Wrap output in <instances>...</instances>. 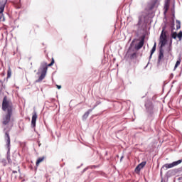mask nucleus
<instances>
[{
  "label": "nucleus",
  "mask_w": 182,
  "mask_h": 182,
  "mask_svg": "<svg viewBox=\"0 0 182 182\" xmlns=\"http://www.w3.org/2000/svg\"><path fill=\"white\" fill-rule=\"evenodd\" d=\"M1 109L3 112H7L6 114L3 116L2 121V124L7 126V124L11 123V117H12V114H14V110L15 108L14 107V102H12V100L9 99L6 95L3 98Z\"/></svg>",
  "instance_id": "nucleus-1"
},
{
  "label": "nucleus",
  "mask_w": 182,
  "mask_h": 182,
  "mask_svg": "<svg viewBox=\"0 0 182 182\" xmlns=\"http://www.w3.org/2000/svg\"><path fill=\"white\" fill-rule=\"evenodd\" d=\"M159 43L161 45V48L166 46L167 43V31H166V27H163L162 31L159 38Z\"/></svg>",
  "instance_id": "nucleus-2"
},
{
  "label": "nucleus",
  "mask_w": 182,
  "mask_h": 182,
  "mask_svg": "<svg viewBox=\"0 0 182 182\" xmlns=\"http://www.w3.org/2000/svg\"><path fill=\"white\" fill-rule=\"evenodd\" d=\"M54 63H55V59H53V58L51 59V63L48 65L46 63H43L40 68V70H41V73L46 75V73L48 72V68H49L50 66H53Z\"/></svg>",
  "instance_id": "nucleus-3"
},
{
  "label": "nucleus",
  "mask_w": 182,
  "mask_h": 182,
  "mask_svg": "<svg viewBox=\"0 0 182 182\" xmlns=\"http://www.w3.org/2000/svg\"><path fill=\"white\" fill-rule=\"evenodd\" d=\"M182 163V159L178 160L177 161H174L171 164H166L163 166V168H166V170L168 168H173V167H176V166H178V164H181Z\"/></svg>",
  "instance_id": "nucleus-4"
},
{
  "label": "nucleus",
  "mask_w": 182,
  "mask_h": 182,
  "mask_svg": "<svg viewBox=\"0 0 182 182\" xmlns=\"http://www.w3.org/2000/svg\"><path fill=\"white\" fill-rule=\"evenodd\" d=\"M38 119V114L36 111L33 112L32 119H31V126L33 127H36V120Z\"/></svg>",
  "instance_id": "nucleus-5"
},
{
  "label": "nucleus",
  "mask_w": 182,
  "mask_h": 182,
  "mask_svg": "<svg viewBox=\"0 0 182 182\" xmlns=\"http://www.w3.org/2000/svg\"><path fill=\"white\" fill-rule=\"evenodd\" d=\"M171 38L173 39H177V38L179 39V41H181L182 39V31H179V33L177 34L176 32H172L171 35Z\"/></svg>",
  "instance_id": "nucleus-6"
},
{
  "label": "nucleus",
  "mask_w": 182,
  "mask_h": 182,
  "mask_svg": "<svg viewBox=\"0 0 182 182\" xmlns=\"http://www.w3.org/2000/svg\"><path fill=\"white\" fill-rule=\"evenodd\" d=\"M6 2H8V0H0V14H4Z\"/></svg>",
  "instance_id": "nucleus-7"
},
{
  "label": "nucleus",
  "mask_w": 182,
  "mask_h": 182,
  "mask_svg": "<svg viewBox=\"0 0 182 182\" xmlns=\"http://www.w3.org/2000/svg\"><path fill=\"white\" fill-rule=\"evenodd\" d=\"M5 141L8 147L11 146V136H9V132H5Z\"/></svg>",
  "instance_id": "nucleus-8"
},
{
  "label": "nucleus",
  "mask_w": 182,
  "mask_h": 182,
  "mask_svg": "<svg viewBox=\"0 0 182 182\" xmlns=\"http://www.w3.org/2000/svg\"><path fill=\"white\" fill-rule=\"evenodd\" d=\"M159 4V0H152L151 4H149V9L151 11L156 8V5Z\"/></svg>",
  "instance_id": "nucleus-9"
},
{
  "label": "nucleus",
  "mask_w": 182,
  "mask_h": 182,
  "mask_svg": "<svg viewBox=\"0 0 182 182\" xmlns=\"http://www.w3.org/2000/svg\"><path fill=\"white\" fill-rule=\"evenodd\" d=\"M146 166V161H143L141 164H139L136 168H135V171L136 173H140V170Z\"/></svg>",
  "instance_id": "nucleus-10"
},
{
  "label": "nucleus",
  "mask_w": 182,
  "mask_h": 182,
  "mask_svg": "<svg viewBox=\"0 0 182 182\" xmlns=\"http://www.w3.org/2000/svg\"><path fill=\"white\" fill-rule=\"evenodd\" d=\"M170 9V0H166L164 3V14H167L168 9Z\"/></svg>",
  "instance_id": "nucleus-11"
},
{
  "label": "nucleus",
  "mask_w": 182,
  "mask_h": 182,
  "mask_svg": "<svg viewBox=\"0 0 182 182\" xmlns=\"http://www.w3.org/2000/svg\"><path fill=\"white\" fill-rule=\"evenodd\" d=\"M144 45V37L142 38L140 42L138 43V45L135 46V49L136 50H140V49H141Z\"/></svg>",
  "instance_id": "nucleus-12"
},
{
  "label": "nucleus",
  "mask_w": 182,
  "mask_h": 182,
  "mask_svg": "<svg viewBox=\"0 0 182 182\" xmlns=\"http://www.w3.org/2000/svg\"><path fill=\"white\" fill-rule=\"evenodd\" d=\"M164 58V50L163 49H160L158 62H161L162 59Z\"/></svg>",
  "instance_id": "nucleus-13"
},
{
  "label": "nucleus",
  "mask_w": 182,
  "mask_h": 182,
  "mask_svg": "<svg viewBox=\"0 0 182 182\" xmlns=\"http://www.w3.org/2000/svg\"><path fill=\"white\" fill-rule=\"evenodd\" d=\"M43 160H45L44 156L38 158L36 162V167H38L39 166V164H41V163H42V161H43Z\"/></svg>",
  "instance_id": "nucleus-14"
},
{
  "label": "nucleus",
  "mask_w": 182,
  "mask_h": 182,
  "mask_svg": "<svg viewBox=\"0 0 182 182\" xmlns=\"http://www.w3.org/2000/svg\"><path fill=\"white\" fill-rule=\"evenodd\" d=\"M45 76H46V74L41 73L38 79L36 80V82H42L45 79Z\"/></svg>",
  "instance_id": "nucleus-15"
},
{
  "label": "nucleus",
  "mask_w": 182,
  "mask_h": 182,
  "mask_svg": "<svg viewBox=\"0 0 182 182\" xmlns=\"http://www.w3.org/2000/svg\"><path fill=\"white\" fill-rule=\"evenodd\" d=\"M90 112H92V109H89L87 112H85L82 116V118L87 119V117H89V114H90Z\"/></svg>",
  "instance_id": "nucleus-16"
},
{
  "label": "nucleus",
  "mask_w": 182,
  "mask_h": 182,
  "mask_svg": "<svg viewBox=\"0 0 182 182\" xmlns=\"http://www.w3.org/2000/svg\"><path fill=\"white\" fill-rule=\"evenodd\" d=\"M11 76H12V70H11V67H9L7 70V78L9 79Z\"/></svg>",
  "instance_id": "nucleus-17"
},
{
  "label": "nucleus",
  "mask_w": 182,
  "mask_h": 182,
  "mask_svg": "<svg viewBox=\"0 0 182 182\" xmlns=\"http://www.w3.org/2000/svg\"><path fill=\"white\" fill-rule=\"evenodd\" d=\"M176 29L177 30L180 29V28H181V23L180 22V21L176 20Z\"/></svg>",
  "instance_id": "nucleus-18"
},
{
  "label": "nucleus",
  "mask_w": 182,
  "mask_h": 182,
  "mask_svg": "<svg viewBox=\"0 0 182 182\" xmlns=\"http://www.w3.org/2000/svg\"><path fill=\"white\" fill-rule=\"evenodd\" d=\"M180 63H181V59H178L175 65L174 69H177V68H178V66H180Z\"/></svg>",
  "instance_id": "nucleus-19"
},
{
  "label": "nucleus",
  "mask_w": 182,
  "mask_h": 182,
  "mask_svg": "<svg viewBox=\"0 0 182 182\" xmlns=\"http://www.w3.org/2000/svg\"><path fill=\"white\" fill-rule=\"evenodd\" d=\"M156 52V43H154L151 50V56L153 55V53H154Z\"/></svg>",
  "instance_id": "nucleus-20"
},
{
  "label": "nucleus",
  "mask_w": 182,
  "mask_h": 182,
  "mask_svg": "<svg viewBox=\"0 0 182 182\" xmlns=\"http://www.w3.org/2000/svg\"><path fill=\"white\" fill-rule=\"evenodd\" d=\"M137 58V53H134L130 55V59H136Z\"/></svg>",
  "instance_id": "nucleus-21"
},
{
  "label": "nucleus",
  "mask_w": 182,
  "mask_h": 182,
  "mask_svg": "<svg viewBox=\"0 0 182 182\" xmlns=\"http://www.w3.org/2000/svg\"><path fill=\"white\" fill-rule=\"evenodd\" d=\"M171 43H173V41L171 40V44L168 47V53H170V52H171Z\"/></svg>",
  "instance_id": "nucleus-22"
},
{
  "label": "nucleus",
  "mask_w": 182,
  "mask_h": 182,
  "mask_svg": "<svg viewBox=\"0 0 182 182\" xmlns=\"http://www.w3.org/2000/svg\"><path fill=\"white\" fill-rule=\"evenodd\" d=\"M57 87H58V89H62V86H60V85H57Z\"/></svg>",
  "instance_id": "nucleus-23"
},
{
  "label": "nucleus",
  "mask_w": 182,
  "mask_h": 182,
  "mask_svg": "<svg viewBox=\"0 0 182 182\" xmlns=\"http://www.w3.org/2000/svg\"><path fill=\"white\" fill-rule=\"evenodd\" d=\"M12 173H13L14 174H15V173H18V171H13Z\"/></svg>",
  "instance_id": "nucleus-24"
},
{
  "label": "nucleus",
  "mask_w": 182,
  "mask_h": 182,
  "mask_svg": "<svg viewBox=\"0 0 182 182\" xmlns=\"http://www.w3.org/2000/svg\"><path fill=\"white\" fill-rule=\"evenodd\" d=\"M0 83H2V80H0Z\"/></svg>",
  "instance_id": "nucleus-25"
},
{
  "label": "nucleus",
  "mask_w": 182,
  "mask_h": 182,
  "mask_svg": "<svg viewBox=\"0 0 182 182\" xmlns=\"http://www.w3.org/2000/svg\"><path fill=\"white\" fill-rule=\"evenodd\" d=\"M122 159H123V156L121 157V160H122Z\"/></svg>",
  "instance_id": "nucleus-26"
}]
</instances>
